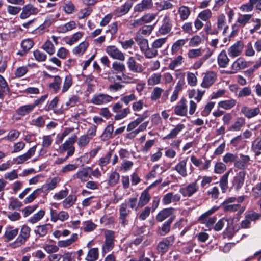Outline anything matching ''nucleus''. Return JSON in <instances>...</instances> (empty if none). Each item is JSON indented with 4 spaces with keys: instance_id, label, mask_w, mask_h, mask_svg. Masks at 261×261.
<instances>
[{
    "instance_id": "59",
    "label": "nucleus",
    "mask_w": 261,
    "mask_h": 261,
    "mask_svg": "<svg viewBox=\"0 0 261 261\" xmlns=\"http://www.w3.org/2000/svg\"><path fill=\"white\" fill-rule=\"evenodd\" d=\"M202 37L198 35L193 36L189 40V46L191 47H196L199 45L202 42Z\"/></svg>"
},
{
    "instance_id": "39",
    "label": "nucleus",
    "mask_w": 261,
    "mask_h": 261,
    "mask_svg": "<svg viewBox=\"0 0 261 261\" xmlns=\"http://www.w3.org/2000/svg\"><path fill=\"white\" fill-rule=\"evenodd\" d=\"M251 149L256 156L261 154V137L256 138L252 143Z\"/></svg>"
},
{
    "instance_id": "14",
    "label": "nucleus",
    "mask_w": 261,
    "mask_h": 261,
    "mask_svg": "<svg viewBox=\"0 0 261 261\" xmlns=\"http://www.w3.org/2000/svg\"><path fill=\"white\" fill-rule=\"evenodd\" d=\"M217 79V74L214 72H208L205 73L201 84V87L207 88L213 84Z\"/></svg>"
},
{
    "instance_id": "31",
    "label": "nucleus",
    "mask_w": 261,
    "mask_h": 261,
    "mask_svg": "<svg viewBox=\"0 0 261 261\" xmlns=\"http://www.w3.org/2000/svg\"><path fill=\"white\" fill-rule=\"evenodd\" d=\"M252 16L251 14H239L237 20L239 24L241 25L244 28L246 24L251 21Z\"/></svg>"
},
{
    "instance_id": "42",
    "label": "nucleus",
    "mask_w": 261,
    "mask_h": 261,
    "mask_svg": "<svg viewBox=\"0 0 261 261\" xmlns=\"http://www.w3.org/2000/svg\"><path fill=\"white\" fill-rule=\"evenodd\" d=\"M51 228L50 224H45L42 225L38 226L35 230V233L38 234L40 237H44L47 233L49 229Z\"/></svg>"
},
{
    "instance_id": "17",
    "label": "nucleus",
    "mask_w": 261,
    "mask_h": 261,
    "mask_svg": "<svg viewBox=\"0 0 261 261\" xmlns=\"http://www.w3.org/2000/svg\"><path fill=\"white\" fill-rule=\"evenodd\" d=\"M247 66L248 63L243 58H238L231 65V69L233 71L230 72V73H236L238 71L243 69Z\"/></svg>"
},
{
    "instance_id": "27",
    "label": "nucleus",
    "mask_w": 261,
    "mask_h": 261,
    "mask_svg": "<svg viewBox=\"0 0 261 261\" xmlns=\"http://www.w3.org/2000/svg\"><path fill=\"white\" fill-rule=\"evenodd\" d=\"M185 128V126L183 124H177L170 132L167 135L164 139H172L175 138L177 135Z\"/></svg>"
},
{
    "instance_id": "61",
    "label": "nucleus",
    "mask_w": 261,
    "mask_h": 261,
    "mask_svg": "<svg viewBox=\"0 0 261 261\" xmlns=\"http://www.w3.org/2000/svg\"><path fill=\"white\" fill-rule=\"evenodd\" d=\"M119 217H128L130 213V210L128 207L127 204L126 202L120 204L119 210Z\"/></svg>"
},
{
    "instance_id": "57",
    "label": "nucleus",
    "mask_w": 261,
    "mask_h": 261,
    "mask_svg": "<svg viewBox=\"0 0 261 261\" xmlns=\"http://www.w3.org/2000/svg\"><path fill=\"white\" fill-rule=\"evenodd\" d=\"M212 16V11L210 9H205L201 11L197 17L204 21H208Z\"/></svg>"
},
{
    "instance_id": "44",
    "label": "nucleus",
    "mask_w": 261,
    "mask_h": 261,
    "mask_svg": "<svg viewBox=\"0 0 261 261\" xmlns=\"http://www.w3.org/2000/svg\"><path fill=\"white\" fill-rule=\"evenodd\" d=\"M89 176V172L88 169L84 168L81 170L78 171L74 175V178H78L81 181H86Z\"/></svg>"
},
{
    "instance_id": "21",
    "label": "nucleus",
    "mask_w": 261,
    "mask_h": 261,
    "mask_svg": "<svg viewBox=\"0 0 261 261\" xmlns=\"http://www.w3.org/2000/svg\"><path fill=\"white\" fill-rule=\"evenodd\" d=\"M172 24L168 16H165L163 19L162 24L159 29V32L161 35H166L171 30Z\"/></svg>"
},
{
    "instance_id": "28",
    "label": "nucleus",
    "mask_w": 261,
    "mask_h": 261,
    "mask_svg": "<svg viewBox=\"0 0 261 261\" xmlns=\"http://www.w3.org/2000/svg\"><path fill=\"white\" fill-rule=\"evenodd\" d=\"M78 239V235L77 233H74L71 235L69 239L65 240H60L58 242L59 247L65 248L72 244Z\"/></svg>"
},
{
    "instance_id": "36",
    "label": "nucleus",
    "mask_w": 261,
    "mask_h": 261,
    "mask_svg": "<svg viewBox=\"0 0 261 261\" xmlns=\"http://www.w3.org/2000/svg\"><path fill=\"white\" fill-rule=\"evenodd\" d=\"M172 208H165L160 211L156 216V220L159 222H162L171 215Z\"/></svg>"
},
{
    "instance_id": "20",
    "label": "nucleus",
    "mask_w": 261,
    "mask_h": 261,
    "mask_svg": "<svg viewBox=\"0 0 261 261\" xmlns=\"http://www.w3.org/2000/svg\"><path fill=\"white\" fill-rule=\"evenodd\" d=\"M174 113L176 115L180 116H185L187 113V105L186 100L181 99L175 107Z\"/></svg>"
},
{
    "instance_id": "40",
    "label": "nucleus",
    "mask_w": 261,
    "mask_h": 261,
    "mask_svg": "<svg viewBox=\"0 0 261 261\" xmlns=\"http://www.w3.org/2000/svg\"><path fill=\"white\" fill-rule=\"evenodd\" d=\"M178 13L181 20H187L191 14L190 9L187 6H181L178 9Z\"/></svg>"
},
{
    "instance_id": "41",
    "label": "nucleus",
    "mask_w": 261,
    "mask_h": 261,
    "mask_svg": "<svg viewBox=\"0 0 261 261\" xmlns=\"http://www.w3.org/2000/svg\"><path fill=\"white\" fill-rule=\"evenodd\" d=\"M76 201V197L70 195L63 201L62 206L65 209L69 208L75 204Z\"/></svg>"
},
{
    "instance_id": "52",
    "label": "nucleus",
    "mask_w": 261,
    "mask_h": 261,
    "mask_svg": "<svg viewBox=\"0 0 261 261\" xmlns=\"http://www.w3.org/2000/svg\"><path fill=\"white\" fill-rule=\"evenodd\" d=\"M73 84L72 78L71 75H68L65 77L62 88V93H65L68 90Z\"/></svg>"
},
{
    "instance_id": "7",
    "label": "nucleus",
    "mask_w": 261,
    "mask_h": 261,
    "mask_svg": "<svg viewBox=\"0 0 261 261\" xmlns=\"http://www.w3.org/2000/svg\"><path fill=\"white\" fill-rule=\"evenodd\" d=\"M175 241L174 236L164 238L162 241L160 242L157 245V250L159 252L164 253L168 251L169 247L172 246Z\"/></svg>"
},
{
    "instance_id": "60",
    "label": "nucleus",
    "mask_w": 261,
    "mask_h": 261,
    "mask_svg": "<svg viewBox=\"0 0 261 261\" xmlns=\"http://www.w3.org/2000/svg\"><path fill=\"white\" fill-rule=\"evenodd\" d=\"M119 174L116 171L113 172L109 177L108 184L110 186H114L118 183L119 180Z\"/></svg>"
},
{
    "instance_id": "1",
    "label": "nucleus",
    "mask_w": 261,
    "mask_h": 261,
    "mask_svg": "<svg viewBox=\"0 0 261 261\" xmlns=\"http://www.w3.org/2000/svg\"><path fill=\"white\" fill-rule=\"evenodd\" d=\"M105 240L102 246V253L104 254L110 251L114 246L115 233L113 231L106 230L104 233Z\"/></svg>"
},
{
    "instance_id": "16",
    "label": "nucleus",
    "mask_w": 261,
    "mask_h": 261,
    "mask_svg": "<svg viewBox=\"0 0 261 261\" xmlns=\"http://www.w3.org/2000/svg\"><path fill=\"white\" fill-rule=\"evenodd\" d=\"M187 164V158H186L180 161L174 167L177 173L184 178L188 176Z\"/></svg>"
},
{
    "instance_id": "2",
    "label": "nucleus",
    "mask_w": 261,
    "mask_h": 261,
    "mask_svg": "<svg viewBox=\"0 0 261 261\" xmlns=\"http://www.w3.org/2000/svg\"><path fill=\"white\" fill-rule=\"evenodd\" d=\"M199 189L197 180L190 182L179 189V193L185 197H191Z\"/></svg>"
},
{
    "instance_id": "11",
    "label": "nucleus",
    "mask_w": 261,
    "mask_h": 261,
    "mask_svg": "<svg viewBox=\"0 0 261 261\" xmlns=\"http://www.w3.org/2000/svg\"><path fill=\"white\" fill-rule=\"evenodd\" d=\"M217 210V208L213 207L212 210H210L203 214L199 218V220L203 223H205L206 226L208 228H211L216 221V218L215 217L207 218V217L212 214L215 211Z\"/></svg>"
},
{
    "instance_id": "4",
    "label": "nucleus",
    "mask_w": 261,
    "mask_h": 261,
    "mask_svg": "<svg viewBox=\"0 0 261 261\" xmlns=\"http://www.w3.org/2000/svg\"><path fill=\"white\" fill-rule=\"evenodd\" d=\"M229 28V26L227 25L226 16L224 14L219 15L217 18L216 28L213 33L210 34H217L219 31L223 30V34H225Z\"/></svg>"
},
{
    "instance_id": "30",
    "label": "nucleus",
    "mask_w": 261,
    "mask_h": 261,
    "mask_svg": "<svg viewBox=\"0 0 261 261\" xmlns=\"http://www.w3.org/2000/svg\"><path fill=\"white\" fill-rule=\"evenodd\" d=\"M236 102V100L229 99L219 101L218 103V106L219 108H222L225 110H229L235 106Z\"/></svg>"
},
{
    "instance_id": "35",
    "label": "nucleus",
    "mask_w": 261,
    "mask_h": 261,
    "mask_svg": "<svg viewBox=\"0 0 261 261\" xmlns=\"http://www.w3.org/2000/svg\"><path fill=\"white\" fill-rule=\"evenodd\" d=\"M150 199V196L147 190H144L139 198L138 205L139 207H143L147 204Z\"/></svg>"
},
{
    "instance_id": "54",
    "label": "nucleus",
    "mask_w": 261,
    "mask_h": 261,
    "mask_svg": "<svg viewBox=\"0 0 261 261\" xmlns=\"http://www.w3.org/2000/svg\"><path fill=\"white\" fill-rule=\"evenodd\" d=\"M42 192V189H37L34 190L31 194L27 196L24 200V203L28 204L32 202L36 199L40 193Z\"/></svg>"
},
{
    "instance_id": "24",
    "label": "nucleus",
    "mask_w": 261,
    "mask_h": 261,
    "mask_svg": "<svg viewBox=\"0 0 261 261\" xmlns=\"http://www.w3.org/2000/svg\"><path fill=\"white\" fill-rule=\"evenodd\" d=\"M174 220L173 218H169L165 222L161 227L158 228V233L161 236H164L170 231V225Z\"/></svg>"
},
{
    "instance_id": "29",
    "label": "nucleus",
    "mask_w": 261,
    "mask_h": 261,
    "mask_svg": "<svg viewBox=\"0 0 261 261\" xmlns=\"http://www.w3.org/2000/svg\"><path fill=\"white\" fill-rule=\"evenodd\" d=\"M76 28V23L74 21H70L63 25H60L57 28L58 32L65 33L71 31Z\"/></svg>"
},
{
    "instance_id": "5",
    "label": "nucleus",
    "mask_w": 261,
    "mask_h": 261,
    "mask_svg": "<svg viewBox=\"0 0 261 261\" xmlns=\"http://www.w3.org/2000/svg\"><path fill=\"white\" fill-rule=\"evenodd\" d=\"M106 52L113 59L120 61H124L125 59L124 54L114 45L107 46L106 48Z\"/></svg>"
},
{
    "instance_id": "23",
    "label": "nucleus",
    "mask_w": 261,
    "mask_h": 261,
    "mask_svg": "<svg viewBox=\"0 0 261 261\" xmlns=\"http://www.w3.org/2000/svg\"><path fill=\"white\" fill-rule=\"evenodd\" d=\"M19 231L18 228H14L13 226H8L6 228L4 233L5 241L9 242L13 240L18 234Z\"/></svg>"
},
{
    "instance_id": "50",
    "label": "nucleus",
    "mask_w": 261,
    "mask_h": 261,
    "mask_svg": "<svg viewBox=\"0 0 261 261\" xmlns=\"http://www.w3.org/2000/svg\"><path fill=\"white\" fill-rule=\"evenodd\" d=\"M213 53V50H208V52L206 55H204V56L201 59H199L197 61H196L194 64L193 67L195 69H199L201 67L202 64H203L204 62L208 59L209 57H210Z\"/></svg>"
},
{
    "instance_id": "19",
    "label": "nucleus",
    "mask_w": 261,
    "mask_h": 261,
    "mask_svg": "<svg viewBox=\"0 0 261 261\" xmlns=\"http://www.w3.org/2000/svg\"><path fill=\"white\" fill-rule=\"evenodd\" d=\"M152 6V0H142L134 6V10L135 12H141L151 9Z\"/></svg>"
},
{
    "instance_id": "34",
    "label": "nucleus",
    "mask_w": 261,
    "mask_h": 261,
    "mask_svg": "<svg viewBox=\"0 0 261 261\" xmlns=\"http://www.w3.org/2000/svg\"><path fill=\"white\" fill-rule=\"evenodd\" d=\"M62 82V80L59 76H55L53 81L49 84L48 87L55 92L57 93L61 88Z\"/></svg>"
},
{
    "instance_id": "15",
    "label": "nucleus",
    "mask_w": 261,
    "mask_h": 261,
    "mask_svg": "<svg viewBox=\"0 0 261 261\" xmlns=\"http://www.w3.org/2000/svg\"><path fill=\"white\" fill-rule=\"evenodd\" d=\"M250 161V158L249 155L240 154V159H237L234 163V166L237 168L244 170L249 164Z\"/></svg>"
},
{
    "instance_id": "46",
    "label": "nucleus",
    "mask_w": 261,
    "mask_h": 261,
    "mask_svg": "<svg viewBox=\"0 0 261 261\" xmlns=\"http://www.w3.org/2000/svg\"><path fill=\"white\" fill-rule=\"evenodd\" d=\"M88 46V43L84 41L81 42L78 46L75 47L73 50V53L76 55H81L84 53Z\"/></svg>"
},
{
    "instance_id": "6",
    "label": "nucleus",
    "mask_w": 261,
    "mask_h": 261,
    "mask_svg": "<svg viewBox=\"0 0 261 261\" xmlns=\"http://www.w3.org/2000/svg\"><path fill=\"white\" fill-rule=\"evenodd\" d=\"M112 99L111 96L100 93L94 94L90 100V102L95 105H102L112 101Z\"/></svg>"
},
{
    "instance_id": "8",
    "label": "nucleus",
    "mask_w": 261,
    "mask_h": 261,
    "mask_svg": "<svg viewBox=\"0 0 261 261\" xmlns=\"http://www.w3.org/2000/svg\"><path fill=\"white\" fill-rule=\"evenodd\" d=\"M246 172L244 170H241L238 172L233 177L232 180V187L238 191L240 190L244 185Z\"/></svg>"
},
{
    "instance_id": "33",
    "label": "nucleus",
    "mask_w": 261,
    "mask_h": 261,
    "mask_svg": "<svg viewBox=\"0 0 261 261\" xmlns=\"http://www.w3.org/2000/svg\"><path fill=\"white\" fill-rule=\"evenodd\" d=\"M245 120L243 117H238L234 123L229 127V130L231 131H239L245 125Z\"/></svg>"
},
{
    "instance_id": "38",
    "label": "nucleus",
    "mask_w": 261,
    "mask_h": 261,
    "mask_svg": "<svg viewBox=\"0 0 261 261\" xmlns=\"http://www.w3.org/2000/svg\"><path fill=\"white\" fill-rule=\"evenodd\" d=\"M34 106L32 104L26 105L19 107L17 110V114L21 116H24L33 111Z\"/></svg>"
},
{
    "instance_id": "56",
    "label": "nucleus",
    "mask_w": 261,
    "mask_h": 261,
    "mask_svg": "<svg viewBox=\"0 0 261 261\" xmlns=\"http://www.w3.org/2000/svg\"><path fill=\"white\" fill-rule=\"evenodd\" d=\"M45 212L43 210H40L37 213L34 214L31 217H30L28 222L32 224H34L39 220H40L44 216Z\"/></svg>"
},
{
    "instance_id": "62",
    "label": "nucleus",
    "mask_w": 261,
    "mask_h": 261,
    "mask_svg": "<svg viewBox=\"0 0 261 261\" xmlns=\"http://www.w3.org/2000/svg\"><path fill=\"white\" fill-rule=\"evenodd\" d=\"M117 77L118 81H121L125 83H135L136 82V80L134 79L132 76L123 72L121 75L117 76Z\"/></svg>"
},
{
    "instance_id": "9",
    "label": "nucleus",
    "mask_w": 261,
    "mask_h": 261,
    "mask_svg": "<svg viewBox=\"0 0 261 261\" xmlns=\"http://www.w3.org/2000/svg\"><path fill=\"white\" fill-rule=\"evenodd\" d=\"M244 48V44L242 41H238L228 49V54L231 58L240 56Z\"/></svg>"
},
{
    "instance_id": "25",
    "label": "nucleus",
    "mask_w": 261,
    "mask_h": 261,
    "mask_svg": "<svg viewBox=\"0 0 261 261\" xmlns=\"http://www.w3.org/2000/svg\"><path fill=\"white\" fill-rule=\"evenodd\" d=\"M156 14L152 13H149L144 15L141 18L136 21L137 25H142L144 23H150L153 21L156 18Z\"/></svg>"
},
{
    "instance_id": "37",
    "label": "nucleus",
    "mask_w": 261,
    "mask_h": 261,
    "mask_svg": "<svg viewBox=\"0 0 261 261\" xmlns=\"http://www.w3.org/2000/svg\"><path fill=\"white\" fill-rule=\"evenodd\" d=\"M162 75L160 73H152L147 79V84L149 86H154L160 84Z\"/></svg>"
},
{
    "instance_id": "13",
    "label": "nucleus",
    "mask_w": 261,
    "mask_h": 261,
    "mask_svg": "<svg viewBox=\"0 0 261 261\" xmlns=\"http://www.w3.org/2000/svg\"><path fill=\"white\" fill-rule=\"evenodd\" d=\"M128 70L134 73H140L143 71L141 64H137L133 57H129L126 62Z\"/></svg>"
},
{
    "instance_id": "48",
    "label": "nucleus",
    "mask_w": 261,
    "mask_h": 261,
    "mask_svg": "<svg viewBox=\"0 0 261 261\" xmlns=\"http://www.w3.org/2000/svg\"><path fill=\"white\" fill-rule=\"evenodd\" d=\"M112 155V151H110L107 152L104 156L99 159L98 165L100 166L102 169H103V167L109 164Z\"/></svg>"
},
{
    "instance_id": "3",
    "label": "nucleus",
    "mask_w": 261,
    "mask_h": 261,
    "mask_svg": "<svg viewBox=\"0 0 261 261\" xmlns=\"http://www.w3.org/2000/svg\"><path fill=\"white\" fill-rule=\"evenodd\" d=\"M140 49L146 58L151 59L158 55V51L154 47H149L147 39H143L140 42Z\"/></svg>"
},
{
    "instance_id": "26",
    "label": "nucleus",
    "mask_w": 261,
    "mask_h": 261,
    "mask_svg": "<svg viewBox=\"0 0 261 261\" xmlns=\"http://www.w3.org/2000/svg\"><path fill=\"white\" fill-rule=\"evenodd\" d=\"M217 62L219 66L222 68H225L228 64L229 59L228 58L226 52L223 50L219 55L217 58Z\"/></svg>"
},
{
    "instance_id": "58",
    "label": "nucleus",
    "mask_w": 261,
    "mask_h": 261,
    "mask_svg": "<svg viewBox=\"0 0 261 261\" xmlns=\"http://www.w3.org/2000/svg\"><path fill=\"white\" fill-rule=\"evenodd\" d=\"M130 113L129 108H126L120 110L116 113L115 116V119L116 120H120L125 118L128 114Z\"/></svg>"
},
{
    "instance_id": "10",
    "label": "nucleus",
    "mask_w": 261,
    "mask_h": 261,
    "mask_svg": "<svg viewBox=\"0 0 261 261\" xmlns=\"http://www.w3.org/2000/svg\"><path fill=\"white\" fill-rule=\"evenodd\" d=\"M50 220L53 222H56L58 220L62 222L67 220L69 217L68 213L67 212L62 211L59 213L56 210L53 208L50 209Z\"/></svg>"
},
{
    "instance_id": "51",
    "label": "nucleus",
    "mask_w": 261,
    "mask_h": 261,
    "mask_svg": "<svg viewBox=\"0 0 261 261\" xmlns=\"http://www.w3.org/2000/svg\"><path fill=\"white\" fill-rule=\"evenodd\" d=\"M76 139V136L74 135L66 141L62 145L61 148L62 150L66 151V150L73 147V144L75 142Z\"/></svg>"
},
{
    "instance_id": "55",
    "label": "nucleus",
    "mask_w": 261,
    "mask_h": 261,
    "mask_svg": "<svg viewBox=\"0 0 261 261\" xmlns=\"http://www.w3.org/2000/svg\"><path fill=\"white\" fill-rule=\"evenodd\" d=\"M164 90L161 87H154L150 95V98L153 101H155L158 99H159L162 93L163 92Z\"/></svg>"
},
{
    "instance_id": "47",
    "label": "nucleus",
    "mask_w": 261,
    "mask_h": 261,
    "mask_svg": "<svg viewBox=\"0 0 261 261\" xmlns=\"http://www.w3.org/2000/svg\"><path fill=\"white\" fill-rule=\"evenodd\" d=\"M112 68L114 72L116 73H123L126 69L125 65L122 62L117 61L113 62L112 65Z\"/></svg>"
},
{
    "instance_id": "45",
    "label": "nucleus",
    "mask_w": 261,
    "mask_h": 261,
    "mask_svg": "<svg viewBox=\"0 0 261 261\" xmlns=\"http://www.w3.org/2000/svg\"><path fill=\"white\" fill-rule=\"evenodd\" d=\"M99 256L98 250L96 248H93L89 250L87 255L86 259L87 261H95Z\"/></svg>"
},
{
    "instance_id": "49",
    "label": "nucleus",
    "mask_w": 261,
    "mask_h": 261,
    "mask_svg": "<svg viewBox=\"0 0 261 261\" xmlns=\"http://www.w3.org/2000/svg\"><path fill=\"white\" fill-rule=\"evenodd\" d=\"M238 158V155L237 153L227 152L223 156V161L225 164L232 163L233 162L234 163Z\"/></svg>"
},
{
    "instance_id": "53",
    "label": "nucleus",
    "mask_w": 261,
    "mask_h": 261,
    "mask_svg": "<svg viewBox=\"0 0 261 261\" xmlns=\"http://www.w3.org/2000/svg\"><path fill=\"white\" fill-rule=\"evenodd\" d=\"M20 134V132L17 129H11L8 132L7 135L5 137L4 139L10 142H13L17 139Z\"/></svg>"
},
{
    "instance_id": "18",
    "label": "nucleus",
    "mask_w": 261,
    "mask_h": 261,
    "mask_svg": "<svg viewBox=\"0 0 261 261\" xmlns=\"http://www.w3.org/2000/svg\"><path fill=\"white\" fill-rule=\"evenodd\" d=\"M241 113L246 118L250 119L258 115L260 113V109L258 107L250 108L247 106H244L241 108Z\"/></svg>"
},
{
    "instance_id": "32",
    "label": "nucleus",
    "mask_w": 261,
    "mask_h": 261,
    "mask_svg": "<svg viewBox=\"0 0 261 261\" xmlns=\"http://www.w3.org/2000/svg\"><path fill=\"white\" fill-rule=\"evenodd\" d=\"M232 171V168H230L228 172L224 174L219 181L222 193H225L228 188V179L229 174Z\"/></svg>"
},
{
    "instance_id": "12",
    "label": "nucleus",
    "mask_w": 261,
    "mask_h": 261,
    "mask_svg": "<svg viewBox=\"0 0 261 261\" xmlns=\"http://www.w3.org/2000/svg\"><path fill=\"white\" fill-rule=\"evenodd\" d=\"M36 146H33L30 148L25 153L20 155L15 159V162L17 164H21L30 159L35 153Z\"/></svg>"
},
{
    "instance_id": "64",
    "label": "nucleus",
    "mask_w": 261,
    "mask_h": 261,
    "mask_svg": "<svg viewBox=\"0 0 261 261\" xmlns=\"http://www.w3.org/2000/svg\"><path fill=\"white\" fill-rule=\"evenodd\" d=\"M63 10L67 14L72 13L75 10V6L73 3L70 1L65 2L63 6Z\"/></svg>"
},
{
    "instance_id": "43",
    "label": "nucleus",
    "mask_w": 261,
    "mask_h": 261,
    "mask_svg": "<svg viewBox=\"0 0 261 261\" xmlns=\"http://www.w3.org/2000/svg\"><path fill=\"white\" fill-rule=\"evenodd\" d=\"M30 232L31 228L27 225H24L21 227L18 237L26 242L28 239L30 237Z\"/></svg>"
},
{
    "instance_id": "63",
    "label": "nucleus",
    "mask_w": 261,
    "mask_h": 261,
    "mask_svg": "<svg viewBox=\"0 0 261 261\" xmlns=\"http://www.w3.org/2000/svg\"><path fill=\"white\" fill-rule=\"evenodd\" d=\"M188 39H181L177 40L172 45V50L174 53L178 51L180 48L187 42Z\"/></svg>"
},
{
    "instance_id": "22",
    "label": "nucleus",
    "mask_w": 261,
    "mask_h": 261,
    "mask_svg": "<svg viewBox=\"0 0 261 261\" xmlns=\"http://www.w3.org/2000/svg\"><path fill=\"white\" fill-rule=\"evenodd\" d=\"M38 12L37 8L31 4L24 6L22 8V11L20 15L21 19H26L31 14H36Z\"/></svg>"
}]
</instances>
